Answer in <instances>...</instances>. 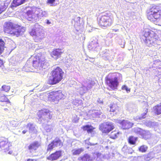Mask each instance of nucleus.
Returning <instances> with one entry per match:
<instances>
[{
    "label": "nucleus",
    "instance_id": "f257e3e1",
    "mask_svg": "<svg viewBox=\"0 0 161 161\" xmlns=\"http://www.w3.org/2000/svg\"><path fill=\"white\" fill-rule=\"evenodd\" d=\"M3 31L4 33L11 36L18 37L22 34L25 30L23 27L10 20L5 22L3 25Z\"/></svg>",
    "mask_w": 161,
    "mask_h": 161
},
{
    "label": "nucleus",
    "instance_id": "f03ea898",
    "mask_svg": "<svg viewBox=\"0 0 161 161\" xmlns=\"http://www.w3.org/2000/svg\"><path fill=\"white\" fill-rule=\"evenodd\" d=\"M113 78H111L109 74L107 75L105 78V83L107 89L110 91H114L118 89L119 81L122 80V76L119 73H111Z\"/></svg>",
    "mask_w": 161,
    "mask_h": 161
},
{
    "label": "nucleus",
    "instance_id": "7ed1b4c3",
    "mask_svg": "<svg viewBox=\"0 0 161 161\" xmlns=\"http://www.w3.org/2000/svg\"><path fill=\"white\" fill-rule=\"evenodd\" d=\"M51 76L48 77L47 83L54 85L60 82L63 78L64 72L62 69L59 67L54 68L50 73Z\"/></svg>",
    "mask_w": 161,
    "mask_h": 161
},
{
    "label": "nucleus",
    "instance_id": "20e7f679",
    "mask_svg": "<svg viewBox=\"0 0 161 161\" xmlns=\"http://www.w3.org/2000/svg\"><path fill=\"white\" fill-rule=\"evenodd\" d=\"M147 19L151 21H160V23L159 25H161V9L158 5L153 4L147 10Z\"/></svg>",
    "mask_w": 161,
    "mask_h": 161
},
{
    "label": "nucleus",
    "instance_id": "39448f33",
    "mask_svg": "<svg viewBox=\"0 0 161 161\" xmlns=\"http://www.w3.org/2000/svg\"><path fill=\"white\" fill-rule=\"evenodd\" d=\"M144 36L145 37L144 42L148 47H151L157 44L159 38L158 36L153 31L148 29L144 30Z\"/></svg>",
    "mask_w": 161,
    "mask_h": 161
},
{
    "label": "nucleus",
    "instance_id": "423d86ee",
    "mask_svg": "<svg viewBox=\"0 0 161 161\" xmlns=\"http://www.w3.org/2000/svg\"><path fill=\"white\" fill-rule=\"evenodd\" d=\"M33 66L37 68L41 67L44 69L46 66L45 58L41 53H39L35 56L31 58Z\"/></svg>",
    "mask_w": 161,
    "mask_h": 161
},
{
    "label": "nucleus",
    "instance_id": "0eeeda50",
    "mask_svg": "<svg viewBox=\"0 0 161 161\" xmlns=\"http://www.w3.org/2000/svg\"><path fill=\"white\" fill-rule=\"evenodd\" d=\"M113 23V20L108 13L102 15L98 19L99 25L103 29L110 26Z\"/></svg>",
    "mask_w": 161,
    "mask_h": 161
},
{
    "label": "nucleus",
    "instance_id": "6e6552de",
    "mask_svg": "<svg viewBox=\"0 0 161 161\" xmlns=\"http://www.w3.org/2000/svg\"><path fill=\"white\" fill-rule=\"evenodd\" d=\"M64 97L61 91H53L48 93L47 99L51 102H58Z\"/></svg>",
    "mask_w": 161,
    "mask_h": 161
},
{
    "label": "nucleus",
    "instance_id": "1a4fd4ad",
    "mask_svg": "<svg viewBox=\"0 0 161 161\" xmlns=\"http://www.w3.org/2000/svg\"><path fill=\"white\" fill-rule=\"evenodd\" d=\"M11 144L8 139L2 138L0 141V148L4 151L6 153L11 154L13 153Z\"/></svg>",
    "mask_w": 161,
    "mask_h": 161
},
{
    "label": "nucleus",
    "instance_id": "9d476101",
    "mask_svg": "<svg viewBox=\"0 0 161 161\" xmlns=\"http://www.w3.org/2000/svg\"><path fill=\"white\" fill-rule=\"evenodd\" d=\"M114 128L112 123L109 122H105L101 124L99 127V130L103 134H108Z\"/></svg>",
    "mask_w": 161,
    "mask_h": 161
},
{
    "label": "nucleus",
    "instance_id": "9b49d317",
    "mask_svg": "<svg viewBox=\"0 0 161 161\" xmlns=\"http://www.w3.org/2000/svg\"><path fill=\"white\" fill-rule=\"evenodd\" d=\"M63 145L61 140L58 138L52 141L47 146V152L51 151L54 147H62Z\"/></svg>",
    "mask_w": 161,
    "mask_h": 161
},
{
    "label": "nucleus",
    "instance_id": "f8f14e48",
    "mask_svg": "<svg viewBox=\"0 0 161 161\" xmlns=\"http://www.w3.org/2000/svg\"><path fill=\"white\" fill-rule=\"evenodd\" d=\"M110 112L113 115H119L123 112L120 107L115 103L110 104Z\"/></svg>",
    "mask_w": 161,
    "mask_h": 161
},
{
    "label": "nucleus",
    "instance_id": "ddd939ff",
    "mask_svg": "<svg viewBox=\"0 0 161 161\" xmlns=\"http://www.w3.org/2000/svg\"><path fill=\"white\" fill-rule=\"evenodd\" d=\"M64 53V51L62 49L55 48L50 53V55L52 58L56 60L61 57Z\"/></svg>",
    "mask_w": 161,
    "mask_h": 161
},
{
    "label": "nucleus",
    "instance_id": "4468645a",
    "mask_svg": "<svg viewBox=\"0 0 161 161\" xmlns=\"http://www.w3.org/2000/svg\"><path fill=\"white\" fill-rule=\"evenodd\" d=\"M62 156V152L61 150H56L47 157V159L51 161L56 160L61 157Z\"/></svg>",
    "mask_w": 161,
    "mask_h": 161
},
{
    "label": "nucleus",
    "instance_id": "2eb2a0df",
    "mask_svg": "<svg viewBox=\"0 0 161 161\" xmlns=\"http://www.w3.org/2000/svg\"><path fill=\"white\" fill-rule=\"evenodd\" d=\"M41 146V143L38 141H35L30 143L27 147V148L30 152L36 153L38 148Z\"/></svg>",
    "mask_w": 161,
    "mask_h": 161
},
{
    "label": "nucleus",
    "instance_id": "dca6fc26",
    "mask_svg": "<svg viewBox=\"0 0 161 161\" xmlns=\"http://www.w3.org/2000/svg\"><path fill=\"white\" fill-rule=\"evenodd\" d=\"M37 115L40 119L42 118H46L47 115H48V118L49 119H50L52 117V115L51 114L50 111L47 109H43L39 110Z\"/></svg>",
    "mask_w": 161,
    "mask_h": 161
},
{
    "label": "nucleus",
    "instance_id": "f3484780",
    "mask_svg": "<svg viewBox=\"0 0 161 161\" xmlns=\"http://www.w3.org/2000/svg\"><path fill=\"white\" fill-rule=\"evenodd\" d=\"M120 124L122 125V127L124 129H128L131 128L133 124L129 121L123 119L119 123Z\"/></svg>",
    "mask_w": 161,
    "mask_h": 161
},
{
    "label": "nucleus",
    "instance_id": "a211bd4d",
    "mask_svg": "<svg viewBox=\"0 0 161 161\" xmlns=\"http://www.w3.org/2000/svg\"><path fill=\"white\" fill-rule=\"evenodd\" d=\"M28 0H13L11 5V7H16L25 3Z\"/></svg>",
    "mask_w": 161,
    "mask_h": 161
},
{
    "label": "nucleus",
    "instance_id": "6ab92c4d",
    "mask_svg": "<svg viewBox=\"0 0 161 161\" xmlns=\"http://www.w3.org/2000/svg\"><path fill=\"white\" fill-rule=\"evenodd\" d=\"M29 33L31 36H35L39 37L40 39H42L44 37V34L42 33V31H39L38 33H36V31L34 29H32L30 32Z\"/></svg>",
    "mask_w": 161,
    "mask_h": 161
},
{
    "label": "nucleus",
    "instance_id": "aec40b11",
    "mask_svg": "<svg viewBox=\"0 0 161 161\" xmlns=\"http://www.w3.org/2000/svg\"><path fill=\"white\" fill-rule=\"evenodd\" d=\"M81 129L84 131H86L88 133H92L93 132L95 128L91 125H86L83 126L81 127Z\"/></svg>",
    "mask_w": 161,
    "mask_h": 161
},
{
    "label": "nucleus",
    "instance_id": "412c9836",
    "mask_svg": "<svg viewBox=\"0 0 161 161\" xmlns=\"http://www.w3.org/2000/svg\"><path fill=\"white\" fill-rule=\"evenodd\" d=\"M153 112L157 115L161 114V103L157 104L153 108Z\"/></svg>",
    "mask_w": 161,
    "mask_h": 161
},
{
    "label": "nucleus",
    "instance_id": "4be33fe9",
    "mask_svg": "<svg viewBox=\"0 0 161 161\" xmlns=\"http://www.w3.org/2000/svg\"><path fill=\"white\" fill-rule=\"evenodd\" d=\"M138 140L137 137L133 136H130L128 138L127 141L128 143L131 145H135Z\"/></svg>",
    "mask_w": 161,
    "mask_h": 161
},
{
    "label": "nucleus",
    "instance_id": "5701e85b",
    "mask_svg": "<svg viewBox=\"0 0 161 161\" xmlns=\"http://www.w3.org/2000/svg\"><path fill=\"white\" fill-rule=\"evenodd\" d=\"M0 102L3 103H6L7 104V106L9 108L11 105V102L6 96L3 95L0 97Z\"/></svg>",
    "mask_w": 161,
    "mask_h": 161
},
{
    "label": "nucleus",
    "instance_id": "b1692460",
    "mask_svg": "<svg viewBox=\"0 0 161 161\" xmlns=\"http://www.w3.org/2000/svg\"><path fill=\"white\" fill-rule=\"evenodd\" d=\"M26 17L29 20H31L34 18V13L32 10H29L26 12Z\"/></svg>",
    "mask_w": 161,
    "mask_h": 161
},
{
    "label": "nucleus",
    "instance_id": "393cba45",
    "mask_svg": "<svg viewBox=\"0 0 161 161\" xmlns=\"http://www.w3.org/2000/svg\"><path fill=\"white\" fill-rule=\"evenodd\" d=\"M119 134V132L118 130H114L110 133L109 137L112 139H115L117 138Z\"/></svg>",
    "mask_w": 161,
    "mask_h": 161
},
{
    "label": "nucleus",
    "instance_id": "a878e982",
    "mask_svg": "<svg viewBox=\"0 0 161 161\" xmlns=\"http://www.w3.org/2000/svg\"><path fill=\"white\" fill-rule=\"evenodd\" d=\"M148 109L147 108H145L143 113L141 114L140 116L136 117V120H141L145 118L146 117V115L148 112Z\"/></svg>",
    "mask_w": 161,
    "mask_h": 161
},
{
    "label": "nucleus",
    "instance_id": "bb28decb",
    "mask_svg": "<svg viewBox=\"0 0 161 161\" xmlns=\"http://www.w3.org/2000/svg\"><path fill=\"white\" fill-rule=\"evenodd\" d=\"M83 151L84 149L82 148H81L77 149H73L71 152L73 155H78L83 152Z\"/></svg>",
    "mask_w": 161,
    "mask_h": 161
},
{
    "label": "nucleus",
    "instance_id": "cd10ccee",
    "mask_svg": "<svg viewBox=\"0 0 161 161\" xmlns=\"http://www.w3.org/2000/svg\"><path fill=\"white\" fill-rule=\"evenodd\" d=\"M5 43L4 40L1 38H0V54L4 51Z\"/></svg>",
    "mask_w": 161,
    "mask_h": 161
},
{
    "label": "nucleus",
    "instance_id": "c85d7f7f",
    "mask_svg": "<svg viewBox=\"0 0 161 161\" xmlns=\"http://www.w3.org/2000/svg\"><path fill=\"white\" fill-rule=\"evenodd\" d=\"M81 161H91L92 160L89 155L85 154L80 157Z\"/></svg>",
    "mask_w": 161,
    "mask_h": 161
},
{
    "label": "nucleus",
    "instance_id": "c756f323",
    "mask_svg": "<svg viewBox=\"0 0 161 161\" xmlns=\"http://www.w3.org/2000/svg\"><path fill=\"white\" fill-rule=\"evenodd\" d=\"M98 46V43L96 42L92 41L88 45V47L91 49H95Z\"/></svg>",
    "mask_w": 161,
    "mask_h": 161
},
{
    "label": "nucleus",
    "instance_id": "7c9ffc66",
    "mask_svg": "<svg viewBox=\"0 0 161 161\" xmlns=\"http://www.w3.org/2000/svg\"><path fill=\"white\" fill-rule=\"evenodd\" d=\"M148 149V147L145 145H142L139 147V151L142 153H144L146 152Z\"/></svg>",
    "mask_w": 161,
    "mask_h": 161
},
{
    "label": "nucleus",
    "instance_id": "2f4dec72",
    "mask_svg": "<svg viewBox=\"0 0 161 161\" xmlns=\"http://www.w3.org/2000/svg\"><path fill=\"white\" fill-rule=\"evenodd\" d=\"M10 88V86H9L3 85L2 86L3 90L6 92L9 90Z\"/></svg>",
    "mask_w": 161,
    "mask_h": 161
},
{
    "label": "nucleus",
    "instance_id": "473e14b6",
    "mask_svg": "<svg viewBox=\"0 0 161 161\" xmlns=\"http://www.w3.org/2000/svg\"><path fill=\"white\" fill-rule=\"evenodd\" d=\"M121 89L123 90H125L127 92H130V89H129L125 85H124L122 86Z\"/></svg>",
    "mask_w": 161,
    "mask_h": 161
},
{
    "label": "nucleus",
    "instance_id": "72a5a7b5",
    "mask_svg": "<svg viewBox=\"0 0 161 161\" xmlns=\"http://www.w3.org/2000/svg\"><path fill=\"white\" fill-rule=\"evenodd\" d=\"M5 9L6 8L4 6L0 5V14L4 11Z\"/></svg>",
    "mask_w": 161,
    "mask_h": 161
},
{
    "label": "nucleus",
    "instance_id": "f704fd0d",
    "mask_svg": "<svg viewBox=\"0 0 161 161\" xmlns=\"http://www.w3.org/2000/svg\"><path fill=\"white\" fill-rule=\"evenodd\" d=\"M30 60H29V61L28 60L27 61L26 64H25V66L24 67V68L25 69H26L27 68H29L30 67L28 66L29 64H30Z\"/></svg>",
    "mask_w": 161,
    "mask_h": 161
},
{
    "label": "nucleus",
    "instance_id": "c9c22d12",
    "mask_svg": "<svg viewBox=\"0 0 161 161\" xmlns=\"http://www.w3.org/2000/svg\"><path fill=\"white\" fill-rule=\"evenodd\" d=\"M55 1V0H47V3L50 4H53Z\"/></svg>",
    "mask_w": 161,
    "mask_h": 161
},
{
    "label": "nucleus",
    "instance_id": "e433bc0d",
    "mask_svg": "<svg viewBox=\"0 0 161 161\" xmlns=\"http://www.w3.org/2000/svg\"><path fill=\"white\" fill-rule=\"evenodd\" d=\"M4 66V63L3 61L0 59V68L3 67Z\"/></svg>",
    "mask_w": 161,
    "mask_h": 161
},
{
    "label": "nucleus",
    "instance_id": "4c0bfd02",
    "mask_svg": "<svg viewBox=\"0 0 161 161\" xmlns=\"http://www.w3.org/2000/svg\"><path fill=\"white\" fill-rule=\"evenodd\" d=\"M37 159L34 158H28L27 160V161H37Z\"/></svg>",
    "mask_w": 161,
    "mask_h": 161
},
{
    "label": "nucleus",
    "instance_id": "58836bf2",
    "mask_svg": "<svg viewBox=\"0 0 161 161\" xmlns=\"http://www.w3.org/2000/svg\"><path fill=\"white\" fill-rule=\"evenodd\" d=\"M7 104L6 103H4L3 104H0V105L1 106H4V107H7L8 108V106H7Z\"/></svg>",
    "mask_w": 161,
    "mask_h": 161
},
{
    "label": "nucleus",
    "instance_id": "ea45409f",
    "mask_svg": "<svg viewBox=\"0 0 161 161\" xmlns=\"http://www.w3.org/2000/svg\"><path fill=\"white\" fill-rule=\"evenodd\" d=\"M32 125H33L32 124H28L27 125V126L30 127V128H29L30 130V129H31L30 127L32 126Z\"/></svg>",
    "mask_w": 161,
    "mask_h": 161
},
{
    "label": "nucleus",
    "instance_id": "a19ab883",
    "mask_svg": "<svg viewBox=\"0 0 161 161\" xmlns=\"http://www.w3.org/2000/svg\"><path fill=\"white\" fill-rule=\"evenodd\" d=\"M113 31H114V32H117V31H119V29H113Z\"/></svg>",
    "mask_w": 161,
    "mask_h": 161
},
{
    "label": "nucleus",
    "instance_id": "79ce46f5",
    "mask_svg": "<svg viewBox=\"0 0 161 161\" xmlns=\"http://www.w3.org/2000/svg\"><path fill=\"white\" fill-rule=\"evenodd\" d=\"M27 130H23V131H22V133H23V134H25V133L26 132H27Z\"/></svg>",
    "mask_w": 161,
    "mask_h": 161
},
{
    "label": "nucleus",
    "instance_id": "37998d69",
    "mask_svg": "<svg viewBox=\"0 0 161 161\" xmlns=\"http://www.w3.org/2000/svg\"><path fill=\"white\" fill-rule=\"evenodd\" d=\"M4 110H5V111L8 110V109L7 108H4Z\"/></svg>",
    "mask_w": 161,
    "mask_h": 161
}]
</instances>
